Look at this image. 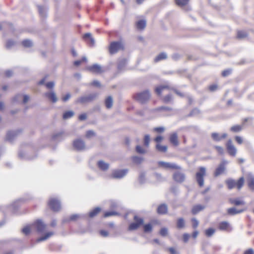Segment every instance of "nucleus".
I'll return each instance as SVG.
<instances>
[{
    "label": "nucleus",
    "mask_w": 254,
    "mask_h": 254,
    "mask_svg": "<svg viewBox=\"0 0 254 254\" xmlns=\"http://www.w3.org/2000/svg\"><path fill=\"white\" fill-rule=\"evenodd\" d=\"M70 97H71L70 94V93H67L64 96H63L62 97V100L64 102H66L67 100H68L70 99Z\"/></svg>",
    "instance_id": "bf43d9fd"
},
{
    "label": "nucleus",
    "mask_w": 254,
    "mask_h": 254,
    "mask_svg": "<svg viewBox=\"0 0 254 254\" xmlns=\"http://www.w3.org/2000/svg\"><path fill=\"white\" fill-rule=\"evenodd\" d=\"M174 1L176 5L183 7L188 5L190 0H174Z\"/></svg>",
    "instance_id": "72a5a7b5"
},
{
    "label": "nucleus",
    "mask_w": 254,
    "mask_h": 254,
    "mask_svg": "<svg viewBox=\"0 0 254 254\" xmlns=\"http://www.w3.org/2000/svg\"><path fill=\"white\" fill-rule=\"evenodd\" d=\"M162 100L165 103H169L172 100V96L170 95H167L163 98Z\"/></svg>",
    "instance_id": "3c124183"
},
{
    "label": "nucleus",
    "mask_w": 254,
    "mask_h": 254,
    "mask_svg": "<svg viewBox=\"0 0 254 254\" xmlns=\"http://www.w3.org/2000/svg\"><path fill=\"white\" fill-rule=\"evenodd\" d=\"M214 148L216 150L218 154L222 155L224 154V149L223 147L218 145H216L214 146Z\"/></svg>",
    "instance_id": "a19ab883"
},
{
    "label": "nucleus",
    "mask_w": 254,
    "mask_h": 254,
    "mask_svg": "<svg viewBox=\"0 0 254 254\" xmlns=\"http://www.w3.org/2000/svg\"><path fill=\"white\" fill-rule=\"evenodd\" d=\"M118 213L116 211H107L104 213L103 216L104 217L106 218L111 216L118 215Z\"/></svg>",
    "instance_id": "a18cd8bd"
},
{
    "label": "nucleus",
    "mask_w": 254,
    "mask_h": 254,
    "mask_svg": "<svg viewBox=\"0 0 254 254\" xmlns=\"http://www.w3.org/2000/svg\"><path fill=\"white\" fill-rule=\"evenodd\" d=\"M48 205L50 209L54 211H58L61 208L59 201L55 198L50 199L48 203Z\"/></svg>",
    "instance_id": "1a4fd4ad"
},
{
    "label": "nucleus",
    "mask_w": 254,
    "mask_h": 254,
    "mask_svg": "<svg viewBox=\"0 0 254 254\" xmlns=\"http://www.w3.org/2000/svg\"><path fill=\"white\" fill-rule=\"evenodd\" d=\"M96 96H97V94H95L90 95L87 96L81 97L79 98L76 100V103L83 104V103L89 102H91L92 100H93L96 98Z\"/></svg>",
    "instance_id": "f8f14e48"
},
{
    "label": "nucleus",
    "mask_w": 254,
    "mask_h": 254,
    "mask_svg": "<svg viewBox=\"0 0 254 254\" xmlns=\"http://www.w3.org/2000/svg\"><path fill=\"white\" fill-rule=\"evenodd\" d=\"M244 254H254V251L253 249L250 248L245 251Z\"/></svg>",
    "instance_id": "774afa93"
},
{
    "label": "nucleus",
    "mask_w": 254,
    "mask_h": 254,
    "mask_svg": "<svg viewBox=\"0 0 254 254\" xmlns=\"http://www.w3.org/2000/svg\"><path fill=\"white\" fill-rule=\"evenodd\" d=\"M134 222L131 223L128 227V231H133L137 230L140 227L143 225L144 220L142 218L134 215L133 218Z\"/></svg>",
    "instance_id": "39448f33"
},
{
    "label": "nucleus",
    "mask_w": 254,
    "mask_h": 254,
    "mask_svg": "<svg viewBox=\"0 0 254 254\" xmlns=\"http://www.w3.org/2000/svg\"><path fill=\"white\" fill-rule=\"evenodd\" d=\"M98 167L102 170H107L109 168V165L103 161H99L98 163Z\"/></svg>",
    "instance_id": "2f4dec72"
},
{
    "label": "nucleus",
    "mask_w": 254,
    "mask_h": 254,
    "mask_svg": "<svg viewBox=\"0 0 254 254\" xmlns=\"http://www.w3.org/2000/svg\"><path fill=\"white\" fill-rule=\"evenodd\" d=\"M151 94L148 90L134 93L132 95V98L141 104H145L150 99Z\"/></svg>",
    "instance_id": "f03ea898"
},
{
    "label": "nucleus",
    "mask_w": 254,
    "mask_h": 254,
    "mask_svg": "<svg viewBox=\"0 0 254 254\" xmlns=\"http://www.w3.org/2000/svg\"><path fill=\"white\" fill-rule=\"evenodd\" d=\"M160 234L163 236L165 237L168 235V229L166 228H162L160 231Z\"/></svg>",
    "instance_id": "864d4df0"
},
{
    "label": "nucleus",
    "mask_w": 254,
    "mask_h": 254,
    "mask_svg": "<svg viewBox=\"0 0 254 254\" xmlns=\"http://www.w3.org/2000/svg\"><path fill=\"white\" fill-rule=\"evenodd\" d=\"M167 212L168 207L166 204L163 203L158 205L157 209V212L158 214L164 215L167 214Z\"/></svg>",
    "instance_id": "aec40b11"
},
{
    "label": "nucleus",
    "mask_w": 254,
    "mask_h": 254,
    "mask_svg": "<svg viewBox=\"0 0 254 254\" xmlns=\"http://www.w3.org/2000/svg\"><path fill=\"white\" fill-rule=\"evenodd\" d=\"M190 238V235L189 234L185 233L183 235V240L184 243L188 242Z\"/></svg>",
    "instance_id": "052dcab7"
},
{
    "label": "nucleus",
    "mask_w": 254,
    "mask_h": 254,
    "mask_svg": "<svg viewBox=\"0 0 254 254\" xmlns=\"http://www.w3.org/2000/svg\"><path fill=\"white\" fill-rule=\"evenodd\" d=\"M218 229L220 231L226 232H230L232 230V227L227 221H221L218 224Z\"/></svg>",
    "instance_id": "6e6552de"
},
{
    "label": "nucleus",
    "mask_w": 254,
    "mask_h": 254,
    "mask_svg": "<svg viewBox=\"0 0 254 254\" xmlns=\"http://www.w3.org/2000/svg\"><path fill=\"white\" fill-rule=\"evenodd\" d=\"M163 137L162 136H157V137H156L154 139V141H155L157 144H160V143L163 140Z\"/></svg>",
    "instance_id": "e2e57ef3"
},
{
    "label": "nucleus",
    "mask_w": 254,
    "mask_h": 254,
    "mask_svg": "<svg viewBox=\"0 0 254 254\" xmlns=\"http://www.w3.org/2000/svg\"><path fill=\"white\" fill-rule=\"evenodd\" d=\"M170 142L174 146H177L179 144L178 134L176 132H173L170 135Z\"/></svg>",
    "instance_id": "a211bd4d"
},
{
    "label": "nucleus",
    "mask_w": 254,
    "mask_h": 254,
    "mask_svg": "<svg viewBox=\"0 0 254 254\" xmlns=\"http://www.w3.org/2000/svg\"><path fill=\"white\" fill-rule=\"evenodd\" d=\"M167 57V55L165 53H161L154 59V61L155 63H157L161 60L166 59Z\"/></svg>",
    "instance_id": "c9c22d12"
},
{
    "label": "nucleus",
    "mask_w": 254,
    "mask_h": 254,
    "mask_svg": "<svg viewBox=\"0 0 254 254\" xmlns=\"http://www.w3.org/2000/svg\"><path fill=\"white\" fill-rule=\"evenodd\" d=\"M153 130L156 133H162L165 131V128L163 127H154Z\"/></svg>",
    "instance_id": "09e8293b"
},
{
    "label": "nucleus",
    "mask_w": 254,
    "mask_h": 254,
    "mask_svg": "<svg viewBox=\"0 0 254 254\" xmlns=\"http://www.w3.org/2000/svg\"><path fill=\"white\" fill-rule=\"evenodd\" d=\"M225 146L228 154L232 157H235L237 150L231 139L227 140Z\"/></svg>",
    "instance_id": "423d86ee"
},
{
    "label": "nucleus",
    "mask_w": 254,
    "mask_h": 254,
    "mask_svg": "<svg viewBox=\"0 0 254 254\" xmlns=\"http://www.w3.org/2000/svg\"><path fill=\"white\" fill-rule=\"evenodd\" d=\"M100 211L101 208L100 207H95L89 213V216L91 218H93L98 214Z\"/></svg>",
    "instance_id": "473e14b6"
},
{
    "label": "nucleus",
    "mask_w": 254,
    "mask_h": 254,
    "mask_svg": "<svg viewBox=\"0 0 254 254\" xmlns=\"http://www.w3.org/2000/svg\"><path fill=\"white\" fill-rule=\"evenodd\" d=\"M73 146L78 150H83L85 147L84 142L79 139H76L73 141Z\"/></svg>",
    "instance_id": "2eb2a0df"
},
{
    "label": "nucleus",
    "mask_w": 254,
    "mask_h": 254,
    "mask_svg": "<svg viewBox=\"0 0 254 254\" xmlns=\"http://www.w3.org/2000/svg\"><path fill=\"white\" fill-rule=\"evenodd\" d=\"M191 221L193 228L196 229L198 225V221L194 218H192Z\"/></svg>",
    "instance_id": "6e6d98bb"
},
{
    "label": "nucleus",
    "mask_w": 254,
    "mask_h": 254,
    "mask_svg": "<svg viewBox=\"0 0 254 254\" xmlns=\"http://www.w3.org/2000/svg\"><path fill=\"white\" fill-rule=\"evenodd\" d=\"M150 136L148 134H146L144 137V145L148 148L150 142Z\"/></svg>",
    "instance_id": "79ce46f5"
},
{
    "label": "nucleus",
    "mask_w": 254,
    "mask_h": 254,
    "mask_svg": "<svg viewBox=\"0 0 254 254\" xmlns=\"http://www.w3.org/2000/svg\"><path fill=\"white\" fill-rule=\"evenodd\" d=\"M227 163L226 161H223L219 165V166L216 168L214 173V176L215 177H218V176L223 174L225 170V165Z\"/></svg>",
    "instance_id": "9b49d317"
},
{
    "label": "nucleus",
    "mask_w": 254,
    "mask_h": 254,
    "mask_svg": "<svg viewBox=\"0 0 254 254\" xmlns=\"http://www.w3.org/2000/svg\"><path fill=\"white\" fill-rule=\"evenodd\" d=\"M83 40L89 45L92 46L94 44V39L90 33H86L83 36Z\"/></svg>",
    "instance_id": "b1692460"
},
{
    "label": "nucleus",
    "mask_w": 254,
    "mask_h": 254,
    "mask_svg": "<svg viewBox=\"0 0 254 254\" xmlns=\"http://www.w3.org/2000/svg\"><path fill=\"white\" fill-rule=\"evenodd\" d=\"M169 89H170V87L169 85H161L156 87L155 91L158 95L160 96L164 90Z\"/></svg>",
    "instance_id": "412c9836"
},
{
    "label": "nucleus",
    "mask_w": 254,
    "mask_h": 254,
    "mask_svg": "<svg viewBox=\"0 0 254 254\" xmlns=\"http://www.w3.org/2000/svg\"><path fill=\"white\" fill-rule=\"evenodd\" d=\"M54 82L53 81L49 82L45 84L46 87L48 89H52L54 87Z\"/></svg>",
    "instance_id": "69168bd1"
},
{
    "label": "nucleus",
    "mask_w": 254,
    "mask_h": 254,
    "mask_svg": "<svg viewBox=\"0 0 254 254\" xmlns=\"http://www.w3.org/2000/svg\"><path fill=\"white\" fill-rule=\"evenodd\" d=\"M30 232L31 229L29 226H26L23 228L22 229V232L26 235H28L30 233Z\"/></svg>",
    "instance_id": "13d9d810"
},
{
    "label": "nucleus",
    "mask_w": 254,
    "mask_h": 254,
    "mask_svg": "<svg viewBox=\"0 0 254 254\" xmlns=\"http://www.w3.org/2000/svg\"><path fill=\"white\" fill-rule=\"evenodd\" d=\"M85 61H86V58L83 57L81 60L75 61L74 62V65H75V66H79L83 62H85Z\"/></svg>",
    "instance_id": "5fc2aeb1"
},
{
    "label": "nucleus",
    "mask_w": 254,
    "mask_h": 254,
    "mask_svg": "<svg viewBox=\"0 0 254 254\" xmlns=\"http://www.w3.org/2000/svg\"><path fill=\"white\" fill-rule=\"evenodd\" d=\"M74 115V112L71 111H67L65 112L63 116V118L64 120H66L71 118Z\"/></svg>",
    "instance_id": "4c0bfd02"
},
{
    "label": "nucleus",
    "mask_w": 254,
    "mask_h": 254,
    "mask_svg": "<svg viewBox=\"0 0 254 254\" xmlns=\"http://www.w3.org/2000/svg\"><path fill=\"white\" fill-rule=\"evenodd\" d=\"M205 206L200 204H197L194 205L191 209V213L192 214L195 215L198 213L199 212L204 209Z\"/></svg>",
    "instance_id": "bb28decb"
},
{
    "label": "nucleus",
    "mask_w": 254,
    "mask_h": 254,
    "mask_svg": "<svg viewBox=\"0 0 254 254\" xmlns=\"http://www.w3.org/2000/svg\"><path fill=\"white\" fill-rule=\"evenodd\" d=\"M125 49L124 44L121 41L112 42L110 43L109 51L111 55L117 53L119 51H123Z\"/></svg>",
    "instance_id": "20e7f679"
},
{
    "label": "nucleus",
    "mask_w": 254,
    "mask_h": 254,
    "mask_svg": "<svg viewBox=\"0 0 254 254\" xmlns=\"http://www.w3.org/2000/svg\"><path fill=\"white\" fill-rule=\"evenodd\" d=\"M218 88V86L216 84L210 85L208 89L210 91H214Z\"/></svg>",
    "instance_id": "338daca9"
},
{
    "label": "nucleus",
    "mask_w": 254,
    "mask_h": 254,
    "mask_svg": "<svg viewBox=\"0 0 254 254\" xmlns=\"http://www.w3.org/2000/svg\"><path fill=\"white\" fill-rule=\"evenodd\" d=\"M229 202L231 204L235 206L243 205L245 204V201L240 198H230Z\"/></svg>",
    "instance_id": "393cba45"
},
{
    "label": "nucleus",
    "mask_w": 254,
    "mask_h": 254,
    "mask_svg": "<svg viewBox=\"0 0 254 254\" xmlns=\"http://www.w3.org/2000/svg\"><path fill=\"white\" fill-rule=\"evenodd\" d=\"M146 21L144 19H140L135 23V26L139 30H143L146 27Z\"/></svg>",
    "instance_id": "a878e982"
},
{
    "label": "nucleus",
    "mask_w": 254,
    "mask_h": 254,
    "mask_svg": "<svg viewBox=\"0 0 254 254\" xmlns=\"http://www.w3.org/2000/svg\"><path fill=\"white\" fill-rule=\"evenodd\" d=\"M172 110V108L169 107L162 106L155 109L154 111L155 112H160L162 111H171Z\"/></svg>",
    "instance_id": "ea45409f"
},
{
    "label": "nucleus",
    "mask_w": 254,
    "mask_h": 254,
    "mask_svg": "<svg viewBox=\"0 0 254 254\" xmlns=\"http://www.w3.org/2000/svg\"><path fill=\"white\" fill-rule=\"evenodd\" d=\"M14 44V42L13 41L11 40H8L7 42H6V47L7 48H10V47H11L12 46H13Z\"/></svg>",
    "instance_id": "680f3d73"
},
{
    "label": "nucleus",
    "mask_w": 254,
    "mask_h": 254,
    "mask_svg": "<svg viewBox=\"0 0 254 254\" xmlns=\"http://www.w3.org/2000/svg\"><path fill=\"white\" fill-rule=\"evenodd\" d=\"M215 232L213 228H210L205 231V234L207 237H211Z\"/></svg>",
    "instance_id": "c03bdc74"
},
{
    "label": "nucleus",
    "mask_w": 254,
    "mask_h": 254,
    "mask_svg": "<svg viewBox=\"0 0 254 254\" xmlns=\"http://www.w3.org/2000/svg\"><path fill=\"white\" fill-rule=\"evenodd\" d=\"M127 173V170H115L113 172L112 177L113 178H121L125 176Z\"/></svg>",
    "instance_id": "6ab92c4d"
},
{
    "label": "nucleus",
    "mask_w": 254,
    "mask_h": 254,
    "mask_svg": "<svg viewBox=\"0 0 254 254\" xmlns=\"http://www.w3.org/2000/svg\"><path fill=\"white\" fill-rule=\"evenodd\" d=\"M173 179L175 182L178 183H182L185 181L186 177L183 173L177 171L174 173Z\"/></svg>",
    "instance_id": "9d476101"
},
{
    "label": "nucleus",
    "mask_w": 254,
    "mask_h": 254,
    "mask_svg": "<svg viewBox=\"0 0 254 254\" xmlns=\"http://www.w3.org/2000/svg\"><path fill=\"white\" fill-rule=\"evenodd\" d=\"M156 149L159 152L165 153L167 150V146L166 145H162L160 144H157L156 145Z\"/></svg>",
    "instance_id": "e433bc0d"
},
{
    "label": "nucleus",
    "mask_w": 254,
    "mask_h": 254,
    "mask_svg": "<svg viewBox=\"0 0 254 254\" xmlns=\"http://www.w3.org/2000/svg\"><path fill=\"white\" fill-rule=\"evenodd\" d=\"M246 209H237L235 207L229 208L227 209L228 214L230 215H234L244 212Z\"/></svg>",
    "instance_id": "4be33fe9"
},
{
    "label": "nucleus",
    "mask_w": 254,
    "mask_h": 254,
    "mask_svg": "<svg viewBox=\"0 0 254 254\" xmlns=\"http://www.w3.org/2000/svg\"><path fill=\"white\" fill-rule=\"evenodd\" d=\"M235 141L238 144H242L243 143V139L240 136H235L234 137Z\"/></svg>",
    "instance_id": "603ef678"
},
{
    "label": "nucleus",
    "mask_w": 254,
    "mask_h": 254,
    "mask_svg": "<svg viewBox=\"0 0 254 254\" xmlns=\"http://www.w3.org/2000/svg\"><path fill=\"white\" fill-rule=\"evenodd\" d=\"M53 234H54V233L52 232H50L47 233L44 236H43L38 238L36 240V242L38 243V242H41V241H43L46 240L49 238H50L51 236L53 235Z\"/></svg>",
    "instance_id": "f704fd0d"
},
{
    "label": "nucleus",
    "mask_w": 254,
    "mask_h": 254,
    "mask_svg": "<svg viewBox=\"0 0 254 254\" xmlns=\"http://www.w3.org/2000/svg\"><path fill=\"white\" fill-rule=\"evenodd\" d=\"M177 227L179 229H183L185 227V221L183 218H179L176 222Z\"/></svg>",
    "instance_id": "7c9ffc66"
},
{
    "label": "nucleus",
    "mask_w": 254,
    "mask_h": 254,
    "mask_svg": "<svg viewBox=\"0 0 254 254\" xmlns=\"http://www.w3.org/2000/svg\"><path fill=\"white\" fill-rule=\"evenodd\" d=\"M45 96L53 103H56L58 100L57 96L53 91L45 93Z\"/></svg>",
    "instance_id": "5701e85b"
},
{
    "label": "nucleus",
    "mask_w": 254,
    "mask_h": 254,
    "mask_svg": "<svg viewBox=\"0 0 254 254\" xmlns=\"http://www.w3.org/2000/svg\"><path fill=\"white\" fill-rule=\"evenodd\" d=\"M232 72V70L231 69H227L224 70H223L222 73L221 75L223 77H226L228 75H229Z\"/></svg>",
    "instance_id": "8fccbe9b"
},
{
    "label": "nucleus",
    "mask_w": 254,
    "mask_h": 254,
    "mask_svg": "<svg viewBox=\"0 0 254 254\" xmlns=\"http://www.w3.org/2000/svg\"><path fill=\"white\" fill-rule=\"evenodd\" d=\"M158 166L160 167H162V168L166 169L176 170H180L181 169V168L180 166H179L174 163H169V162L160 161L158 162Z\"/></svg>",
    "instance_id": "0eeeda50"
},
{
    "label": "nucleus",
    "mask_w": 254,
    "mask_h": 254,
    "mask_svg": "<svg viewBox=\"0 0 254 254\" xmlns=\"http://www.w3.org/2000/svg\"><path fill=\"white\" fill-rule=\"evenodd\" d=\"M95 135V133L93 130H88L86 133V137L90 138Z\"/></svg>",
    "instance_id": "0e129e2a"
},
{
    "label": "nucleus",
    "mask_w": 254,
    "mask_h": 254,
    "mask_svg": "<svg viewBox=\"0 0 254 254\" xmlns=\"http://www.w3.org/2000/svg\"><path fill=\"white\" fill-rule=\"evenodd\" d=\"M22 45L24 47L29 48L32 46V43L30 40L26 39L22 42Z\"/></svg>",
    "instance_id": "37998d69"
},
{
    "label": "nucleus",
    "mask_w": 254,
    "mask_h": 254,
    "mask_svg": "<svg viewBox=\"0 0 254 254\" xmlns=\"http://www.w3.org/2000/svg\"><path fill=\"white\" fill-rule=\"evenodd\" d=\"M132 160L133 163L136 164H140L143 161V158L141 157H139L138 156H133L132 158Z\"/></svg>",
    "instance_id": "49530a36"
},
{
    "label": "nucleus",
    "mask_w": 254,
    "mask_h": 254,
    "mask_svg": "<svg viewBox=\"0 0 254 254\" xmlns=\"http://www.w3.org/2000/svg\"><path fill=\"white\" fill-rule=\"evenodd\" d=\"M243 125H236L231 127L230 130L232 132L237 133L240 132L243 129Z\"/></svg>",
    "instance_id": "c85d7f7f"
},
{
    "label": "nucleus",
    "mask_w": 254,
    "mask_h": 254,
    "mask_svg": "<svg viewBox=\"0 0 254 254\" xmlns=\"http://www.w3.org/2000/svg\"><path fill=\"white\" fill-rule=\"evenodd\" d=\"M113 103V99L111 96L107 97L105 100V106L107 109H110L112 107Z\"/></svg>",
    "instance_id": "c756f323"
},
{
    "label": "nucleus",
    "mask_w": 254,
    "mask_h": 254,
    "mask_svg": "<svg viewBox=\"0 0 254 254\" xmlns=\"http://www.w3.org/2000/svg\"><path fill=\"white\" fill-rule=\"evenodd\" d=\"M245 184V178L243 177L239 178L237 180L229 179L226 181V184L229 190L236 188L241 190Z\"/></svg>",
    "instance_id": "f257e3e1"
},
{
    "label": "nucleus",
    "mask_w": 254,
    "mask_h": 254,
    "mask_svg": "<svg viewBox=\"0 0 254 254\" xmlns=\"http://www.w3.org/2000/svg\"><path fill=\"white\" fill-rule=\"evenodd\" d=\"M248 35V34L247 32L243 30H238L236 38L239 40L242 39L247 38Z\"/></svg>",
    "instance_id": "cd10ccee"
},
{
    "label": "nucleus",
    "mask_w": 254,
    "mask_h": 254,
    "mask_svg": "<svg viewBox=\"0 0 254 254\" xmlns=\"http://www.w3.org/2000/svg\"><path fill=\"white\" fill-rule=\"evenodd\" d=\"M206 175V170L204 167H200L198 168L197 171L195 174L196 181L199 187H202L204 186V177Z\"/></svg>",
    "instance_id": "7ed1b4c3"
},
{
    "label": "nucleus",
    "mask_w": 254,
    "mask_h": 254,
    "mask_svg": "<svg viewBox=\"0 0 254 254\" xmlns=\"http://www.w3.org/2000/svg\"><path fill=\"white\" fill-rule=\"evenodd\" d=\"M16 133L15 132H13L12 131H9L7 132L6 135V138L8 140H10L12 138V137L15 136Z\"/></svg>",
    "instance_id": "4d7b16f0"
},
{
    "label": "nucleus",
    "mask_w": 254,
    "mask_h": 254,
    "mask_svg": "<svg viewBox=\"0 0 254 254\" xmlns=\"http://www.w3.org/2000/svg\"><path fill=\"white\" fill-rule=\"evenodd\" d=\"M211 136L213 140L219 142L222 139L226 138L227 137V134L224 133L222 134H220L217 132H213L211 133Z\"/></svg>",
    "instance_id": "dca6fc26"
},
{
    "label": "nucleus",
    "mask_w": 254,
    "mask_h": 254,
    "mask_svg": "<svg viewBox=\"0 0 254 254\" xmlns=\"http://www.w3.org/2000/svg\"><path fill=\"white\" fill-rule=\"evenodd\" d=\"M247 184L249 188L254 191V176L252 174H248L246 177Z\"/></svg>",
    "instance_id": "ddd939ff"
},
{
    "label": "nucleus",
    "mask_w": 254,
    "mask_h": 254,
    "mask_svg": "<svg viewBox=\"0 0 254 254\" xmlns=\"http://www.w3.org/2000/svg\"><path fill=\"white\" fill-rule=\"evenodd\" d=\"M136 151L137 153L140 154H144L146 152V150L140 145H137L136 146Z\"/></svg>",
    "instance_id": "de8ad7c7"
},
{
    "label": "nucleus",
    "mask_w": 254,
    "mask_h": 254,
    "mask_svg": "<svg viewBox=\"0 0 254 254\" xmlns=\"http://www.w3.org/2000/svg\"><path fill=\"white\" fill-rule=\"evenodd\" d=\"M153 226L151 223L146 224L143 225V231L145 233H150L152 231Z\"/></svg>",
    "instance_id": "58836bf2"
},
{
    "label": "nucleus",
    "mask_w": 254,
    "mask_h": 254,
    "mask_svg": "<svg viewBox=\"0 0 254 254\" xmlns=\"http://www.w3.org/2000/svg\"><path fill=\"white\" fill-rule=\"evenodd\" d=\"M33 225L37 229L39 232H43L46 228V225L40 220H36Z\"/></svg>",
    "instance_id": "f3484780"
},
{
    "label": "nucleus",
    "mask_w": 254,
    "mask_h": 254,
    "mask_svg": "<svg viewBox=\"0 0 254 254\" xmlns=\"http://www.w3.org/2000/svg\"><path fill=\"white\" fill-rule=\"evenodd\" d=\"M86 69L88 71L96 74H99L103 72L102 67L97 64L89 66Z\"/></svg>",
    "instance_id": "4468645a"
}]
</instances>
